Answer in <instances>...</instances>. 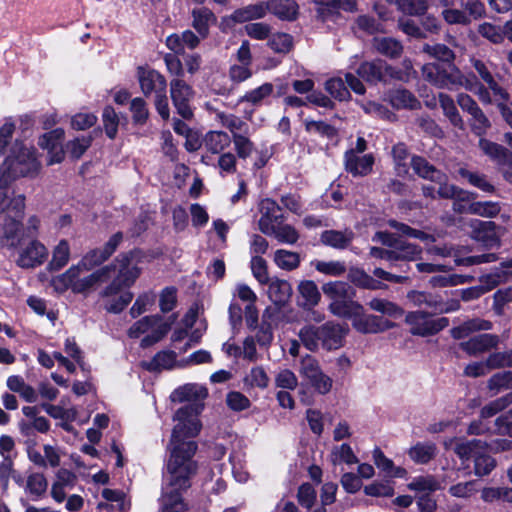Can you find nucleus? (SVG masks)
<instances>
[{
    "label": "nucleus",
    "instance_id": "obj_1",
    "mask_svg": "<svg viewBox=\"0 0 512 512\" xmlns=\"http://www.w3.org/2000/svg\"><path fill=\"white\" fill-rule=\"evenodd\" d=\"M196 451L197 443L177 446L169 451L167 484L163 487L161 512L187 511L181 492L190 487V478L197 471V465L192 459Z\"/></svg>",
    "mask_w": 512,
    "mask_h": 512
},
{
    "label": "nucleus",
    "instance_id": "obj_2",
    "mask_svg": "<svg viewBox=\"0 0 512 512\" xmlns=\"http://www.w3.org/2000/svg\"><path fill=\"white\" fill-rule=\"evenodd\" d=\"M206 396L207 389L198 384H186L172 392L170 397L173 402H188V404L179 408L174 415L173 419L177 421V424L172 430L168 445L169 451L177 446L183 447L185 444L196 443L186 439L196 437L201 431L202 424L198 416L203 410L201 401Z\"/></svg>",
    "mask_w": 512,
    "mask_h": 512
},
{
    "label": "nucleus",
    "instance_id": "obj_3",
    "mask_svg": "<svg viewBox=\"0 0 512 512\" xmlns=\"http://www.w3.org/2000/svg\"><path fill=\"white\" fill-rule=\"evenodd\" d=\"M40 169L36 149L16 141L0 167V187H8L12 181L21 177H35Z\"/></svg>",
    "mask_w": 512,
    "mask_h": 512
},
{
    "label": "nucleus",
    "instance_id": "obj_4",
    "mask_svg": "<svg viewBox=\"0 0 512 512\" xmlns=\"http://www.w3.org/2000/svg\"><path fill=\"white\" fill-rule=\"evenodd\" d=\"M145 255L139 250L130 251L118 255L110 267L112 269V281L101 292V296L110 297L118 294L123 288L131 287L142 272L141 264Z\"/></svg>",
    "mask_w": 512,
    "mask_h": 512
},
{
    "label": "nucleus",
    "instance_id": "obj_5",
    "mask_svg": "<svg viewBox=\"0 0 512 512\" xmlns=\"http://www.w3.org/2000/svg\"><path fill=\"white\" fill-rule=\"evenodd\" d=\"M112 269L113 267L104 266L80 278L81 273L85 270L73 265L54 280V285L59 290L71 288L75 293L85 294L110 280L112 278Z\"/></svg>",
    "mask_w": 512,
    "mask_h": 512
},
{
    "label": "nucleus",
    "instance_id": "obj_6",
    "mask_svg": "<svg viewBox=\"0 0 512 512\" xmlns=\"http://www.w3.org/2000/svg\"><path fill=\"white\" fill-rule=\"evenodd\" d=\"M25 197L14 196L8 206V214H5L0 224V241L4 246L15 248L19 244V234L22 230L24 217Z\"/></svg>",
    "mask_w": 512,
    "mask_h": 512
},
{
    "label": "nucleus",
    "instance_id": "obj_7",
    "mask_svg": "<svg viewBox=\"0 0 512 512\" xmlns=\"http://www.w3.org/2000/svg\"><path fill=\"white\" fill-rule=\"evenodd\" d=\"M372 240L392 248V253L394 254L393 261H413L422 252L418 245L406 242L389 232L379 231L373 236Z\"/></svg>",
    "mask_w": 512,
    "mask_h": 512
},
{
    "label": "nucleus",
    "instance_id": "obj_8",
    "mask_svg": "<svg viewBox=\"0 0 512 512\" xmlns=\"http://www.w3.org/2000/svg\"><path fill=\"white\" fill-rule=\"evenodd\" d=\"M405 322L410 326L411 334L423 337L436 334L449 324L445 317L433 319L422 311L409 312L405 317Z\"/></svg>",
    "mask_w": 512,
    "mask_h": 512
},
{
    "label": "nucleus",
    "instance_id": "obj_9",
    "mask_svg": "<svg viewBox=\"0 0 512 512\" xmlns=\"http://www.w3.org/2000/svg\"><path fill=\"white\" fill-rule=\"evenodd\" d=\"M299 373L318 393L324 395L330 392L333 381L322 372L318 361L312 356L302 358Z\"/></svg>",
    "mask_w": 512,
    "mask_h": 512
},
{
    "label": "nucleus",
    "instance_id": "obj_10",
    "mask_svg": "<svg viewBox=\"0 0 512 512\" xmlns=\"http://www.w3.org/2000/svg\"><path fill=\"white\" fill-rule=\"evenodd\" d=\"M49 256L47 247L37 239H32L20 246L16 264L23 269H34L43 265Z\"/></svg>",
    "mask_w": 512,
    "mask_h": 512
},
{
    "label": "nucleus",
    "instance_id": "obj_11",
    "mask_svg": "<svg viewBox=\"0 0 512 512\" xmlns=\"http://www.w3.org/2000/svg\"><path fill=\"white\" fill-rule=\"evenodd\" d=\"M357 73L361 78L371 83L385 82L388 79H404L400 72L381 59L363 62L358 67Z\"/></svg>",
    "mask_w": 512,
    "mask_h": 512
},
{
    "label": "nucleus",
    "instance_id": "obj_12",
    "mask_svg": "<svg viewBox=\"0 0 512 512\" xmlns=\"http://www.w3.org/2000/svg\"><path fill=\"white\" fill-rule=\"evenodd\" d=\"M170 95L178 114L184 119H191L193 111L190 102L194 97V91L184 80L176 78L170 82Z\"/></svg>",
    "mask_w": 512,
    "mask_h": 512
},
{
    "label": "nucleus",
    "instance_id": "obj_13",
    "mask_svg": "<svg viewBox=\"0 0 512 512\" xmlns=\"http://www.w3.org/2000/svg\"><path fill=\"white\" fill-rule=\"evenodd\" d=\"M351 321L353 328L362 334H378L395 326V323L382 316L366 313L362 306Z\"/></svg>",
    "mask_w": 512,
    "mask_h": 512
},
{
    "label": "nucleus",
    "instance_id": "obj_14",
    "mask_svg": "<svg viewBox=\"0 0 512 512\" xmlns=\"http://www.w3.org/2000/svg\"><path fill=\"white\" fill-rule=\"evenodd\" d=\"M136 76L140 85V89L146 97L151 95H154L155 97L160 93H166V78L157 70L146 67H138Z\"/></svg>",
    "mask_w": 512,
    "mask_h": 512
},
{
    "label": "nucleus",
    "instance_id": "obj_15",
    "mask_svg": "<svg viewBox=\"0 0 512 512\" xmlns=\"http://www.w3.org/2000/svg\"><path fill=\"white\" fill-rule=\"evenodd\" d=\"M407 298L414 306H426L434 313H449L460 308L458 301L445 303L439 296L421 291H411L407 294Z\"/></svg>",
    "mask_w": 512,
    "mask_h": 512
},
{
    "label": "nucleus",
    "instance_id": "obj_16",
    "mask_svg": "<svg viewBox=\"0 0 512 512\" xmlns=\"http://www.w3.org/2000/svg\"><path fill=\"white\" fill-rule=\"evenodd\" d=\"M344 165L354 177H363L371 173L374 165L372 154L359 155L355 150H348L344 155Z\"/></svg>",
    "mask_w": 512,
    "mask_h": 512
},
{
    "label": "nucleus",
    "instance_id": "obj_17",
    "mask_svg": "<svg viewBox=\"0 0 512 512\" xmlns=\"http://www.w3.org/2000/svg\"><path fill=\"white\" fill-rule=\"evenodd\" d=\"M280 210V206L272 199L266 198L260 202L261 217L258 220V228L263 234L273 231V227L283 218L279 214Z\"/></svg>",
    "mask_w": 512,
    "mask_h": 512
},
{
    "label": "nucleus",
    "instance_id": "obj_18",
    "mask_svg": "<svg viewBox=\"0 0 512 512\" xmlns=\"http://www.w3.org/2000/svg\"><path fill=\"white\" fill-rule=\"evenodd\" d=\"M474 238L482 242L487 247H497L500 245V236L503 229L492 221H477L474 231Z\"/></svg>",
    "mask_w": 512,
    "mask_h": 512
},
{
    "label": "nucleus",
    "instance_id": "obj_19",
    "mask_svg": "<svg viewBox=\"0 0 512 512\" xmlns=\"http://www.w3.org/2000/svg\"><path fill=\"white\" fill-rule=\"evenodd\" d=\"M347 328L340 324L327 322L321 326L322 347L327 350H335L343 345Z\"/></svg>",
    "mask_w": 512,
    "mask_h": 512
},
{
    "label": "nucleus",
    "instance_id": "obj_20",
    "mask_svg": "<svg viewBox=\"0 0 512 512\" xmlns=\"http://www.w3.org/2000/svg\"><path fill=\"white\" fill-rule=\"evenodd\" d=\"M499 343V338L493 334H480L460 343V348L471 356L484 353Z\"/></svg>",
    "mask_w": 512,
    "mask_h": 512
},
{
    "label": "nucleus",
    "instance_id": "obj_21",
    "mask_svg": "<svg viewBox=\"0 0 512 512\" xmlns=\"http://www.w3.org/2000/svg\"><path fill=\"white\" fill-rule=\"evenodd\" d=\"M479 148L497 165L512 167V154L505 147L485 138H480Z\"/></svg>",
    "mask_w": 512,
    "mask_h": 512
},
{
    "label": "nucleus",
    "instance_id": "obj_22",
    "mask_svg": "<svg viewBox=\"0 0 512 512\" xmlns=\"http://www.w3.org/2000/svg\"><path fill=\"white\" fill-rule=\"evenodd\" d=\"M266 14L270 12L284 21H293L297 18L299 6L295 0H268L265 1Z\"/></svg>",
    "mask_w": 512,
    "mask_h": 512
},
{
    "label": "nucleus",
    "instance_id": "obj_23",
    "mask_svg": "<svg viewBox=\"0 0 512 512\" xmlns=\"http://www.w3.org/2000/svg\"><path fill=\"white\" fill-rule=\"evenodd\" d=\"M470 62L481 80L487 84L488 88L494 93V95L507 100L508 93L497 83L487 64L474 57L470 59Z\"/></svg>",
    "mask_w": 512,
    "mask_h": 512
},
{
    "label": "nucleus",
    "instance_id": "obj_24",
    "mask_svg": "<svg viewBox=\"0 0 512 512\" xmlns=\"http://www.w3.org/2000/svg\"><path fill=\"white\" fill-rule=\"evenodd\" d=\"M215 23L216 16L210 9L201 7L192 10V26L202 39L208 37L209 28Z\"/></svg>",
    "mask_w": 512,
    "mask_h": 512
},
{
    "label": "nucleus",
    "instance_id": "obj_25",
    "mask_svg": "<svg viewBox=\"0 0 512 512\" xmlns=\"http://www.w3.org/2000/svg\"><path fill=\"white\" fill-rule=\"evenodd\" d=\"M232 138L223 131H209L203 139L207 152L218 155L224 153L231 145Z\"/></svg>",
    "mask_w": 512,
    "mask_h": 512
},
{
    "label": "nucleus",
    "instance_id": "obj_26",
    "mask_svg": "<svg viewBox=\"0 0 512 512\" xmlns=\"http://www.w3.org/2000/svg\"><path fill=\"white\" fill-rule=\"evenodd\" d=\"M268 297L276 305L282 306L292 295L291 284L287 280L274 278L268 283Z\"/></svg>",
    "mask_w": 512,
    "mask_h": 512
},
{
    "label": "nucleus",
    "instance_id": "obj_27",
    "mask_svg": "<svg viewBox=\"0 0 512 512\" xmlns=\"http://www.w3.org/2000/svg\"><path fill=\"white\" fill-rule=\"evenodd\" d=\"M354 233L351 230H326L320 236L321 242L334 249H346L352 242Z\"/></svg>",
    "mask_w": 512,
    "mask_h": 512
},
{
    "label": "nucleus",
    "instance_id": "obj_28",
    "mask_svg": "<svg viewBox=\"0 0 512 512\" xmlns=\"http://www.w3.org/2000/svg\"><path fill=\"white\" fill-rule=\"evenodd\" d=\"M266 15L265 1L250 4L239 8L233 12L229 20L235 23H244L256 19H261Z\"/></svg>",
    "mask_w": 512,
    "mask_h": 512
},
{
    "label": "nucleus",
    "instance_id": "obj_29",
    "mask_svg": "<svg viewBox=\"0 0 512 512\" xmlns=\"http://www.w3.org/2000/svg\"><path fill=\"white\" fill-rule=\"evenodd\" d=\"M486 450L487 443L479 439H472L466 441L456 440V444L454 447V452L462 461H467L471 457L475 459L479 452H483Z\"/></svg>",
    "mask_w": 512,
    "mask_h": 512
},
{
    "label": "nucleus",
    "instance_id": "obj_30",
    "mask_svg": "<svg viewBox=\"0 0 512 512\" xmlns=\"http://www.w3.org/2000/svg\"><path fill=\"white\" fill-rule=\"evenodd\" d=\"M432 182L436 183L438 185L437 188V195L440 198L445 199H454V200H461V201H471L472 194L464 191L455 185L448 183V178L446 174L443 173V179L441 180H433Z\"/></svg>",
    "mask_w": 512,
    "mask_h": 512
},
{
    "label": "nucleus",
    "instance_id": "obj_31",
    "mask_svg": "<svg viewBox=\"0 0 512 512\" xmlns=\"http://www.w3.org/2000/svg\"><path fill=\"white\" fill-rule=\"evenodd\" d=\"M437 446L432 442H417L409 448L408 455L416 464H427L435 458Z\"/></svg>",
    "mask_w": 512,
    "mask_h": 512
},
{
    "label": "nucleus",
    "instance_id": "obj_32",
    "mask_svg": "<svg viewBox=\"0 0 512 512\" xmlns=\"http://www.w3.org/2000/svg\"><path fill=\"white\" fill-rule=\"evenodd\" d=\"M6 386L11 392L18 393L26 402L33 403L37 400L36 390L27 384L20 375L9 376Z\"/></svg>",
    "mask_w": 512,
    "mask_h": 512
},
{
    "label": "nucleus",
    "instance_id": "obj_33",
    "mask_svg": "<svg viewBox=\"0 0 512 512\" xmlns=\"http://www.w3.org/2000/svg\"><path fill=\"white\" fill-rule=\"evenodd\" d=\"M48 481L43 473L33 472L27 476L25 492L31 496V499L37 501L41 499L47 491Z\"/></svg>",
    "mask_w": 512,
    "mask_h": 512
},
{
    "label": "nucleus",
    "instance_id": "obj_34",
    "mask_svg": "<svg viewBox=\"0 0 512 512\" xmlns=\"http://www.w3.org/2000/svg\"><path fill=\"white\" fill-rule=\"evenodd\" d=\"M372 45L379 54L392 59L399 58L403 53L401 42L391 37H375Z\"/></svg>",
    "mask_w": 512,
    "mask_h": 512
},
{
    "label": "nucleus",
    "instance_id": "obj_35",
    "mask_svg": "<svg viewBox=\"0 0 512 512\" xmlns=\"http://www.w3.org/2000/svg\"><path fill=\"white\" fill-rule=\"evenodd\" d=\"M360 307L361 305L353 300V294L350 297H345L329 304V310L333 315L350 320L353 319L357 311H360Z\"/></svg>",
    "mask_w": 512,
    "mask_h": 512
},
{
    "label": "nucleus",
    "instance_id": "obj_36",
    "mask_svg": "<svg viewBox=\"0 0 512 512\" xmlns=\"http://www.w3.org/2000/svg\"><path fill=\"white\" fill-rule=\"evenodd\" d=\"M408 489L424 494H431L442 488L441 482L433 475L415 477L408 485Z\"/></svg>",
    "mask_w": 512,
    "mask_h": 512
},
{
    "label": "nucleus",
    "instance_id": "obj_37",
    "mask_svg": "<svg viewBox=\"0 0 512 512\" xmlns=\"http://www.w3.org/2000/svg\"><path fill=\"white\" fill-rule=\"evenodd\" d=\"M367 305L371 310L391 318H397L404 314L400 306L384 298H372Z\"/></svg>",
    "mask_w": 512,
    "mask_h": 512
},
{
    "label": "nucleus",
    "instance_id": "obj_38",
    "mask_svg": "<svg viewBox=\"0 0 512 512\" xmlns=\"http://www.w3.org/2000/svg\"><path fill=\"white\" fill-rule=\"evenodd\" d=\"M411 166L415 173L424 179L430 181L443 179V172L437 170L434 166L429 164L427 160L420 156H414L411 159Z\"/></svg>",
    "mask_w": 512,
    "mask_h": 512
},
{
    "label": "nucleus",
    "instance_id": "obj_39",
    "mask_svg": "<svg viewBox=\"0 0 512 512\" xmlns=\"http://www.w3.org/2000/svg\"><path fill=\"white\" fill-rule=\"evenodd\" d=\"M438 99L444 115L449 119L451 124L455 127L463 129L464 122L455 106L454 100L445 93H439Z\"/></svg>",
    "mask_w": 512,
    "mask_h": 512
},
{
    "label": "nucleus",
    "instance_id": "obj_40",
    "mask_svg": "<svg viewBox=\"0 0 512 512\" xmlns=\"http://www.w3.org/2000/svg\"><path fill=\"white\" fill-rule=\"evenodd\" d=\"M298 335L302 344L310 351H316L320 345L322 346L321 326H304Z\"/></svg>",
    "mask_w": 512,
    "mask_h": 512
},
{
    "label": "nucleus",
    "instance_id": "obj_41",
    "mask_svg": "<svg viewBox=\"0 0 512 512\" xmlns=\"http://www.w3.org/2000/svg\"><path fill=\"white\" fill-rule=\"evenodd\" d=\"M492 327L491 322L481 319L469 320L462 325L455 327L451 330V334L455 339H462L467 337L470 333L481 330H490Z\"/></svg>",
    "mask_w": 512,
    "mask_h": 512
},
{
    "label": "nucleus",
    "instance_id": "obj_42",
    "mask_svg": "<svg viewBox=\"0 0 512 512\" xmlns=\"http://www.w3.org/2000/svg\"><path fill=\"white\" fill-rule=\"evenodd\" d=\"M273 260L275 264L282 270L292 271L300 265V255L297 252L278 249L274 253Z\"/></svg>",
    "mask_w": 512,
    "mask_h": 512
},
{
    "label": "nucleus",
    "instance_id": "obj_43",
    "mask_svg": "<svg viewBox=\"0 0 512 512\" xmlns=\"http://www.w3.org/2000/svg\"><path fill=\"white\" fill-rule=\"evenodd\" d=\"M70 259V246L67 240H61L52 251V259L48 266L50 270L57 271L63 268Z\"/></svg>",
    "mask_w": 512,
    "mask_h": 512
},
{
    "label": "nucleus",
    "instance_id": "obj_44",
    "mask_svg": "<svg viewBox=\"0 0 512 512\" xmlns=\"http://www.w3.org/2000/svg\"><path fill=\"white\" fill-rule=\"evenodd\" d=\"M389 101L397 109H414L419 105L416 97L406 89H396L389 93Z\"/></svg>",
    "mask_w": 512,
    "mask_h": 512
},
{
    "label": "nucleus",
    "instance_id": "obj_45",
    "mask_svg": "<svg viewBox=\"0 0 512 512\" xmlns=\"http://www.w3.org/2000/svg\"><path fill=\"white\" fill-rule=\"evenodd\" d=\"M265 235L273 236L277 241L284 244H295L299 239L298 231L289 224H283L279 222L273 227V231L266 233Z\"/></svg>",
    "mask_w": 512,
    "mask_h": 512
},
{
    "label": "nucleus",
    "instance_id": "obj_46",
    "mask_svg": "<svg viewBox=\"0 0 512 512\" xmlns=\"http://www.w3.org/2000/svg\"><path fill=\"white\" fill-rule=\"evenodd\" d=\"M298 291L302 299V305L305 307H313L318 304L320 300V292L317 285L311 280L300 282Z\"/></svg>",
    "mask_w": 512,
    "mask_h": 512
},
{
    "label": "nucleus",
    "instance_id": "obj_47",
    "mask_svg": "<svg viewBox=\"0 0 512 512\" xmlns=\"http://www.w3.org/2000/svg\"><path fill=\"white\" fill-rule=\"evenodd\" d=\"M322 290L331 302L341 300L345 297H350L351 294H353L351 286L342 281L326 283L323 285Z\"/></svg>",
    "mask_w": 512,
    "mask_h": 512
},
{
    "label": "nucleus",
    "instance_id": "obj_48",
    "mask_svg": "<svg viewBox=\"0 0 512 512\" xmlns=\"http://www.w3.org/2000/svg\"><path fill=\"white\" fill-rule=\"evenodd\" d=\"M330 459L333 465L358 463L357 456L354 454L351 446L346 443L333 447Z\"/></svg>",
    "mask_w": 512,
    "mask_h": 512
},
{
    "label": "nucleus",
    "instance_id": "obj_49",
    "mask_svg": "<svg viewBox=\"0 0 512 512\" xmlns=\"http://www.w3.org/2000/svg\"><path fill=\"white\" fill-rule=\"evenodd\" d=\"M512 404V392L499 397L486 404L480 411V417L483 419L493 417Z\"/></svg>",
    "mask_w": 512,
    "mask_h": 512
},
{
    "label": "nucleus",
    "instance_id": "obj_50",
    "mask_svg": "<svg viewBox=\"0 0 512 512\" xmlns=\"http://www.w3.org/2000/svg\"><path fill=\"white\" fill-rule=\"evenodd\" d=\"M500 210L499 204L492 201L471 202L468 204L467 208L468 213L487 218L495 217Z\"/></svg>",
    "mask_w": 512,
    "mask_h": 512
},
{
    "label": "nucleus",
    "instance_id": "obj_51",
    "mask_svg": "<svg viewBox=\"0 0 512 512\" xmlns=\"http://www.w3.org/2000/svg\"><path fill=\"white\" fill-rule=\"evenodd\" d=\"M269 381V376L262 366H255L251 368L249 373L244 378L246 385L259 389L267 388Z\"/></svg>",
    "mask_w": 512,
    "mask_h": 512
},
{
    "label": "nucleus",
    "instance_id": "obj_52",
    "mask_svg": "<svg viewBox=\"0 0 512 512\" xmlns=\"http://www.w3.org/2000/svg\"><path fill=\"white\" fill-rule=\"evenodd\" d=\"M64 138V130L61 128L49 131L39 137L38 145L48 152H53L56 148L61 146V141Z\"/></svg>",
    "mask_w": 512,
    "mask_h": 512
},
{
    "label": "nucleus",
    "instance_id": "obj_53",
    "mask_svg": "<svg viewBox=\"0 0 512 512\" xmlns=\"http://www.w3.org/2000/svg\"><path fill=\"white\" fill-rule=\"evenodd\" d=\"M108 258L109 257L103 252L102 248H97L86 253L75 266L89 271L104 263Z\"/></svg>",
    "mask_w": 512,
    "mask_h": 512
},
{
    "label": "nucleus",
    "instance_id": "obj_54",
    "mask_svg": "<svg viewBox=\"0 0 512 512\" xmlns=\"http://www.w3.org/2000/svg\"><path fill=\"white\" fill-rule=\"evenodd\" d=\"M217 118L225 128L230 130L232 138H235V135H242L241 132H246L248 128L244 121L232 114L219 113Z\"/></svg>",
    "mask_w": 512,
    "mask_h": 512
},
{
    "label": "nucleus",
    "instance_id": "obj_55",
    "mask_svg": "<svg viewBox=\"0 0 512 512\" xmlns=\"http://www.w3.org/2000/svg\"><path fill=\"white\" fill-rule=\"evenodd\" d=\"M351 280L357 286L365 288V289L378 290V289H385L387 287L385 284L374 279L372 276L366 274L362 270L352 271L351 272Z\"/></svg>",
    "mask_w": 512,
    "mask_h": 512
},
{
    "label": "nucleus",
    "instance_id": "obj_56",
    "mask_svg": "<svg viewBox=\"0 0 512 512\" xmlns=\"http://www.w3.org/2000/svg\"><path fill=\"white\" fill-rule=\"evenodd\" d=\"M478 33L485 39L494 44H500L504 41L505 33L503 27L494 25L489 22H484L478 26Z\"/></svg>",
    "mask_w": 512,
    "mask_h": 512
},
{
    "label": "nucleus",
    "instance_id": "obj_57",
    "mask_svg": "<svg viewBox=\"0 0 512 512\" xmlns=\"http://www.w3.org/2000/svg\"><path fill=\"white\" fill-rule=\"evenodd\" d=\"M510 388H512V371L496 373L488 380V389L493 394Z\"/></svg>",
    "mask_w": 512,
    "mask_h": 512
},
{
    "label": "nucleus",
    "instance_id": "obj_58",
    "mask_svg": "<svg viewBox=\"0 0 512 512\" xmlns=\"http://www.w3.org/2000/svg\"><path fill=\"white\" fill-rule=\"evenodd\" d=\"M171 323L162 322V318L151 328L152 332L141 340L143 348L149 347L160 341L170 330Z\"/></svg>",
    "mask_w": 512,
    "mask_h": 512
},
{
    "label": "nucleus",
    "instance_id": "obj_59",
    "mask_svg": "<svg viewBox=\"0 0 512 512\" xmlns=\"http://www.w3.org/2000/svg\"><path fill=\"white\" fill-rule=\"evenodd\" d=\"M274 381L277 388L285 390H294L298 386L297 376L288 368L279 369L275 374Z\"/></svg>",
    "mask_w": 512,
    "mask_h": 512
},
{
    "label": "nucleus",
    "instance_id": "obj_60",
    "mask_svg": "<svg viewBox=\"0 0 512 512\" xmlns=\"http://www.w3.org/2000/svg\"><path fill=\"white\" fill-rule=\"evenodd\" d=\"M496 467V460L483 452H479V454L474 459V473L477 476H486L492 472V470Z\"/></svg>",
    "mask_w": 512,
    "mask_h": 512
},
{
    "label": "nucleus",
    "instance_id": "obj_61",
    "mask_svg": "<svg viewBox=\"0 0 512 512\" xmlns=\"http://www.w3.org/2000/svg\"><path fill=\"white\" fill-rule=\"evenodd\" d=\"M326 91L335 99L345 101L350 98L349 90L341 78H331L325 83Z\"/></svg>",
    "mask_w": 512,
    "mask_h": 512
},
{
    "label": "nucleus",
    "instance_id": "obj_62",
    "mask_svg": "<svg viewBox=\"0 0 512 512\" xmlns=\"http://www.w3.org/2000/svg\"><path fill=\"white\" fill-rule=\"evenodd\" d=\"M160 316H145L135 322L128 330L130 338H138L142 334L148 332L158 321Z\"/></svg>",
    "mask_w": 512,
    "mask_h": 512
},
{
    "label": "nucleus",
    "instance_id": "obj_63",
    "mask_svg": "<svg viewBox=\"0 0 512 512\" xmlns=\"http://www.w3.org/2000/svg\"><path fill=\"white\" fill-rule=\"evenodd\" d=\"M305 129L309 133L319 134L327 138H334L337 135V130L330 124L324 121H314L306 119Z\"/></svg>",
    "mask_w": 512,
    "mask_h": 512
},
{
    "label": "nucleus",
    "instance_id": "obj_64",
    "mask_svg": "<svg viewBox=\"0 0 512 512\" xmlns=\"http://www.w3.org/2000/svg\"><path fill=\"white\" fill-rule=\"evenodd\" d=\"M364 493L373 497H391L394 488L389 481H376L364 487Z\"/></svg>",
    "mask_w": 512,
    "mask_h": 512
}]
</instances>
